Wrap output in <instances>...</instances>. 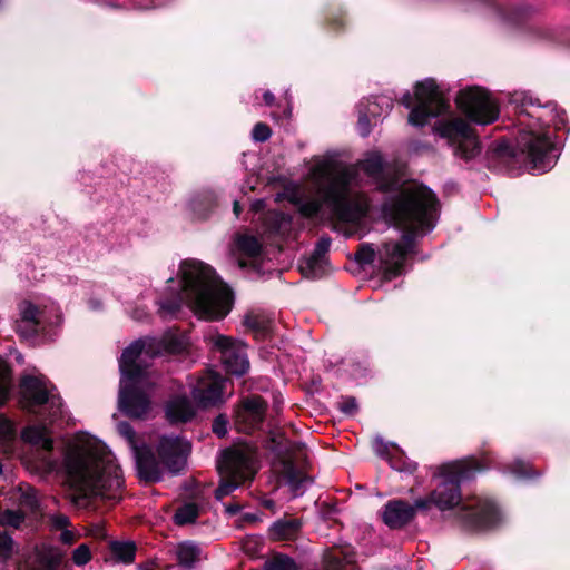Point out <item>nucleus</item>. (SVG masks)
<instances>
[{
	"instance_id": "obj_1",
	"label": "nucleus",
	"mask_w": 570,
	"mask_h": 570,
	"mask_svg": "<svg viewBox=\"0 0 570 570\" xmlns=\"http://www.w3.org/2000/svg\"><path fill=\"white\" fill-rule=\"evenodd\" d=\"M358 170L382 190L395 184L387 178L389 170L379 151L365 154L355 166L342 165L333 156L317 158L307 174L313 191L299 187L287 190L288 199L297 207L298 214L266 213L264 233L279 240L294 239L303 228V218L317 216L325 206L346 237H363L367 232L370 200L365 194L356 190L360 186Z\"/></svg>"
},
{
	"instance_id": "obj_2",
	"label": "nucleus",
	"mask_w": 570,
	"mask_h": 570,
	"mask_svg": "<svg viewBox=\"0 0 570 570\" xmlns=\"http://www.w3.org/2000/svg\"><path fill=\"white\" fill-rule=\"evenodd\" d=\"M21 438L40 450L36 463L38 469L47 473L65 472L75 504L85 507L88 499L111 503L121 500L122 472L115 455L102 442L92 438L81 439L66 450L60 463L52 455L53 441L46 425H30L22 431Z\"/></svg>"
},
{
	"instance_id": "obj_3",
	"label": "nucleus",
	"mask_w": 570,
	"mask_h": 570,
	"mask_svg": "<svg viewBox=\"0 0 570 570\" xmlns=\"http://www.w3.org/2000/svg\"><path fill=\"white\" fill-rule=\"evenodd\" d=\"M438 210V199L430 188L416 183L405 186L381 208L383 218L402 230V236L385 242L379 249L368 243L360 245L356 262L366 265L377 261V268L386 279L402 275L414 254L416 238L434 228Z\"/></svg>"
},
{
	"instance_id": "obj_4",
	"label": "nucleus",
	"mask_w": 570,
	"mask_h": 570,
	"mask_svg": "<svg viewBox=\"0 0 570 570\" xmlns=\"http://www.w3.org/2000/svg\"><path fill=\"white\" fill-rule=\"evenodd\" d=\"M492 459L470 456L440 465L433 478L438 480L431 492V500L440 511L456 508L455 518L468 530H488L499 525L503 515L492 500L479 495L462 499L460 484L471 479L476 472L491 466Z\"/></svg>"
},
{
	"instance_id": "obj_5",
	"label": "nucleus",
	"mask_w": 570,
	"mask_h": 570,
	"mask_svg": "<svg viewBox=\"0 0 570 570\" xmlns=\"http://www.w3.org/2000/svg\"><path fill=\"white\" fill-rule=\"evenodd\" d=\"M186 337L177 330L167 331L161 338L145 337L126 347L119 358V410L130 417L142 419L150 409V392L155 379L148 371L149 360L163 353H180Z\"/></svg>"
},
{
	"instance_id": "obj_6",
	"label": "nucleus",
	"mask_w": 570,
	"mask_h": 570,
	"mask_svg": "<svg viewBox=\"0 0 570 570\" xmlns=\"http://www.w3.org/2000/svg\"><path fill=\"white\" fill-rule=\"evenodd\" d=\"M179 276V289L158 302L161 317H175L183 304L205 321L222 320L230 312L233 293L209 265L186 259L180 264Z\"/></svg>"
},
{
	"instance_id": "obj_7",
	"label": "nucleus",
	"mask_w": 570,
	"mask_h": 570,
	"mask_svg": "<svg viewBox=\"0 0 570 570\" xmlns=\"http://www.w3.org/2000/svg\"><path fill=\"white\" fill-rule=\"evenodd\" d=\"M401 102L411 109L409 122L422 127L431 118L440 117L433 132L452 147L455 156L464 159L474 157L479 151V141L471 125L450 111L449 100L433 79L417 82L414 96L405 92Z\"/></svg>"
},
{
	"instance_id": "obj_8",
	"label": "nucleus",
	"mask_w": 570,
	"mask_h": 570,
	"mask_svg": "<svg viewBox=\"0 0 570 570\" xmlns=\"http://www.w3.org/2000/svg\"><path fill=\"white\" fill-rule=\"evenodd\" d=\"M510 104L518 110L517 149L525 156L534 174L550 170L558 156L549 126L559 128L563 124V117L558 111L557 105L553 102L541 105L539 99L528 91L511 94Z\"/></svg>"
},
{
	"instance_id": "obj_9",
	"label": "nucleus",
	"mask_w": 570,
	"mask_h": 570,
	"mask_svg": "<svg viewBox=\"0 0 570 570\" xmlns=\"http://www.w3.org/2000/svg\"><path fill=\"white\" fill-rule=\"evenodd\" d=\"M62 323L60 307L49 297L36 296L23 299L18 305L16 331L23 338L39 335L51 336Z\"/></svg>"
},
{
	"instance_id": "obj_10",
	"label": "nucleus",
	"mask_w": 570,
	"mask_h": 570,
	"mask_svg": "<svg viewBox=\"0 0 570 570\" xmlns=\"http://www.w3.org/2000/svg\"><path fill=\"white\" fill-rule=\"evenodd\" d=\"M256 451L248 444H238L224 450L217 460L220 484L216 489L218 500L230 494L256 473Z\"/></svg>"
},
{
	"instance_id": "obj_11",
	"label": "nucleus",
	"mask_w": 570,
	"mask_h": 570,
	"mask_svg": "<svg viewBox=\"0 0 570 570\" xmlns=\"http://www.w3.org/2000/svg\"><path fill=\"white\" fill-rule=\"evenodd\" d=\"M23 407L50 423L63 417L60 396L43 376H26L21 382Z\"/></svg>"
},
{
	"instance_id": "obj_12",
	"label": "nucleus",
	"mask_w": 570,
	"mask_h": 570,
	"mask_svg": "<svg viewBox=\"0 0 570 570\" xmlns=\"http://www.w3.org/2000/svg\"><path fill=\"white\" fill-rule=\"evenodd\" d=\"M273 450L282 458V474L294 497L304 493L309 479L299 464L307 460V450L301 442H291L282 435L272 438Z\"/></svg>"
},
{
	"instance_id": "obj_13",
	"label": "nucleus",
	"mask_w": 570,
	"mask_h": 570,
	"mask_svg": "<svg viewBox=\"0 0 570 570\" xmlns=\"http://www.w3.org/2000/svg\"><path fill=\"white\" fill-rule=\"evenodd\" d=\"M455 102L468 119L478 125H489L499 118V102L487 89L478 86L461 89Z\"/></svg>"
},
{
	"instance_id": "obj_14",
	"label": "nucleus",
	"mask_w": 570,
	"mask_h": 570,
	"mask_svg": "<svg viewBox=\"0 0 570 570\" xmlns=\"http://www.w3.org/2000/svg\"><path fill=\"white\" fill-rule=\"evenodd\" d=\"M118 433L126 440L135 458L139 476L149 482L160 480V468L151 450L145 444H140L136 432L127 422H120L117 425Z\"/></svg>"
},
{
	"instance_id": "obj_15",
	"label": "nucleus",
	"mask_w": 570,
	"mask_h": 570,
	"mask_svg": "<svg viewBox=\"0 0 570 570\" xmlns=\"http://www.w3.org/2000/svg\"><path fill=\"white\" fill-rule=\"evenodd\" d=\"M209 342L220 354V361L227 373L236 376L247 373L249 361L245 344L222 334L212 335Z\"/></svg>"
},
{
	"instance_id": "obj_16",
	"label": "nucleus",
	"mask_w": 570,
	"mask_h": 570,
	"mask_svg": "<svg viewBox=\"0 0 570 570\" xmlns=\"http://www.w3.org/2000/svg\"><path fill=\"white\" fill-rule=\"evenodd\" d=\"M190 452V444L187 440L176 435H164L159 440L157 453L159 461H156L163 474V466L171 473H179L186 465Z\"/></svg>"
},
{
	"instance_id": "obj_17",
	"label": "nucleus",
	"mask_w": 570,
	"mask_h": 570,
	"mask_svg": "<svg viewBox=\"0 0 570 570\" xmlns=\"http://www.w3.org/2000/svg\"><path fill=\"white\" fill-rule=\"evenodd\" d=\"M227 380L214 371H207L190 384L194 400L202 407L213 406L224 401Z\"/></svg>"
},
{
	"instance_id": "obj_18",
	"label": "nucleus",
	"mask_w": 570,
	"mask_h": 570,
	"mask_svg": "<svg viewBox=\"0 0 570 570\" xmlns=\"http://www.w3.org/2000/svg\"><path fill=\"white\" fill-rule=\"evenodd\" d=\"M266 404L261 396L246 397L235 413V426L239 432L252 433L261 428Z\"/></svg>"
},
{
	"instance_id": "obj_19",
	"label": "nucleus",
	"mask_w": 570,
	"mask_h": 570,
	"mask_svg": "<svg viewBox=\"0 0 570 570\" xmlns=\"http://www.w3.org/2000/svg\"><path fill=\"white\" fill-rule=\"evenodd\" d=\"M230 254L240 268L259 269L262 244L255 236L237 234L230 247Z\"/></svg>"
},
{
	"instance_id": "obj_20",
	"label": "nucleus",
	"mask_w": 570,
	"mask_h": 570,
	"mask_svg": "<svg viewBox=\"0 0 570 570\" xmlns=\"http://www.w3.org/2000/svg\"><path fill=\"white\" fill-rule=\"evenodd\" d=\"M382 520L390 529H401L415 517V507L404 500H390L382 510Z\"/></svg>"
},
{
	"instance_id": "obj_21",
	"label": "nucleus",
	"mask_w": 570,
	"mask_h": 570,
	"mask_svg": "<svg viewBox=\"0 0 570 570\" xmlns=\"http://www.w3.org/2000/svg\"><path fill=\"white\" fill-rule=\"evenodd\" d=\"M374 451L377 455L389 461L392 469L400 472L412 473L416 470V463L409 460L403 451L394 444L384 442L383 439L376 438L374 441Z\"/></svg>"
},
{
	"instance_id": "obj_22",
	"label": "nucleus",
	"mask_w": 570,
	"mask_h": 570,
	"mask_svg": "<svg viewBox=\"0 0 570 570\" xmlns=\"http://www.w3.org/2000/svg\"><path fill=\"white\" fill-rule=\"evenodd\" d=\"M331 240L328 238H322L317 242L316 247L301 265V271L306 277L318 278L325 274L326 271V253L330 249Z\"/></svg>"
},
{
	"instance_id": "obj_23",
	"label": "nucleus",
	"mask_w": 570,
	"mask_h": 570,
	"mask_svg": "<svg viewBox=\"0 0 570 570\" xmlns=\"http://www.w3.org/2000/svg\"><path fill=\"white\" fill-rule=\"evenodd\" d=\"M189 208L199 218H206L217 206L218 197L213 189H203L195 193L189 199Z\"/></svg>"
},
{
	"instance_id": "obj_24",
	"label": "nucleus",
	"mask_w": 570,
	"mask_h": 570,
	"mask_svg": "<svg viewBox=\"0 0 570 570\" xmlns=\"http://www.w3.org/2000/svg\"><path fill=\"white\" fill-rule=\"evenodd\" d=\"M166 414L171 422H186L194 416L195 410L186 395H177L167 403Z\"/></svg>"
},
{
	"instance_id": "obj_25",
	"label": "nucleus",
	"mask_w": 570,
	"mask_h": 570,
	"mask_svg": "<svg viewBox=\"0 0 570 570\" xmlns=\"http://www.w3.org/2000/svg\"><path fill=\"white\" fill-rule=\"evenodd\" d=\"M16 430L13 423L0 415V475L2 474V460L13 451Z\"/></svg>"
},
{
	"instance_id": "obj_26",
	"label": "nucleus",
	"mask_w": 570,
	"mask_h": 570,
	"mask_svg": "<svg viewBox=\"0 0 570 570\" xmlns=\"http://www.w3.org/2000/svg\"><path fill=\"white\" fill-rule=\"evenodd\" d=\"M245 326L254 334L256 338H265L272 331V321L262 313H249L244 320Z\"/></svg>"
},
{
	"instance_id": "obj_27",
	"label": "nucleus",
	"mask_w": 570,
	"mask_h": 570,
	"mask_svg": "<svg viewBox=\"0 0 570 570\" xmlns=\"http://www.w3.org/2000/svg\"><path fill=\"white\" fill-rule=\"evenodd\" d=\"M176 554L179 564L186 569H191L202 559L200 548L189 541L178 544Z\"/></svg>"
},
{
	"instance_id": "obj_28",
	"label": "nucleus",
	"mask_w": 570,
	"mask_h": 570,
	"mask_svg": "<svg viewBox=\"0 0 570 570\" xmlns=\"http://www.w3.org/2000/svg\"><path fill=\"white\" fill-rule=\"evenodd\" d=\"M299 527L301 522L297 519H282L272 524L269 532L276 539H291Z\"/></svg>"
},
{
	"instance_id": "obj_29",
	"label": "nucleus",
	"mask_w": 570,
	"mask_h": 570,
	"mask_svg": "<svg viewBox=\"0 0 570 570\" xmlns=\"http://www.w3.org/2000/svg\"><path fill=\"white\" fill-rule=\"evenodd\" d=\"M198 515V505L194 502H186L176 510L174 520L176 524L185 525L195 522Z\"/></svg>"
},
{
	"instance_id": "obj_30",
	"label": "nucleus",
	"mask_w": 570,
	"mask_h": 570,
	"mask_svg": "<svg viewBox=\"0 0 570 570\" xmlns=\"http://www.w3.org/2000/svg\"><path fill=\"white\" fill-rule=\"evenodd\" d=\"M391 108L392 102L387 97H375L374 100H368L365 107L363 106V111L367 112L372 120H376Z\"/></svg>"
},
{
	"instance_id": "obj_31",
	"label": "nucleus",
	"mask_w": 570,
	"mask_h": 570,
	"mask_svg": "<svg viewBox=\"0 0 570 570\" xmlns=\"http://www.w3.org/2000/svg\"><path fill=\"white\" fill-rule=\"evenodd\" d=\"M112 556L124 563H130L135 559L136 547L132 542H112L111 543Z\"/></svg>"
},
{
	"instance_id": "obj_32",
	"label": "nucleus",
	"mask_w": 570,
	"mask_h": 570,
	"mask_svg": "<svg viewBox=\"0 0 570 570\" xmlns=\"http://www.w3.org/2000/svg\"><path fill=\"white\" fill-rule=\"evenodd\" d=\"M265 570H297V566L292 558L277 554L266 561Z\"/></svg>"
},
{
	"instance_id": "obj_33",
	"label": "nucleus",
	"mask_w": 570,
	"mask_h": 570,
	"mask_svg": "<svg viewBox=\"0 0 570 570\" xmlns=\"http://www.w3.org/2000/svg\"><path fill=\"white\" fill-rule=\"evenodd\" d=\"M503 472L511 473L518 479H529L534 475L531 465L528 462L515 460L512 464L502 469Z\"/></svg>"
},
{
	"instance_id": "obj_34",
	"label": "nucleus",
	"mask_w": 570,
	"mask_h": 570,
	"mask_svg": "<svg viewBox=\"0 0 570 570\" xmlns=\"http://www.w3.org/2000/svg\"><path fill=\"white\" fill-rule=\"evenodd\" d=\"M24 515L14 510H0V524L3 527L19 528L23 522Z\"/></svg>"
},
{
	"instance_id": "obj_35",
	"label": "nucleus",
	"mask_w": 570,
	"mask_h": 570,
	"mask_svg": "<svg viewBox=\"0 0 570 570\" xmlns=\"http://www.w3.org/2000/svg\"><path fill=\"white\" fill-rule=\"evenodd\" d=\"M91 559V552L87 544H80L72 553V561L76 566H85Z\"/></svg>"
},
{
	"instance_id": "obj_36",
	"label": "nucleus",
	"mask_w": 570,
	"mask_h": 570,
	"mask_svg": "<svg viewBox=\"0 0 570 570\" xmlns=\"http://www.w3.org/2000/svg\"><path fill=\"white\" fill-rule=\"evenodd\" d=\"M13 540L6 532L0 533V560L6 561L12 554Z\"/></svg>"
},
{
	"instance_id": "obj_37",
	"label": "nucleus",
	"mask_w": 570,
	"mask_h": 570,
	"mask_svg": "<svg viewBox=\"0 0 570 570\" xmlns=\"http://www.w3.org/2000/svg\"><path fill=\"white\" fill-rule=\"evenodd\" d=\"M271 129L267 125L258 122L254 126L252 137L255 141H266L271 137Z\"/></svg>"
},
{
	"instance_id": "obj_38",
	"label": "nucleus",
	"mask_w": 570,
	"mask_h": 570,
	"mask_svg": "<svg viewBox=\"0 0 570 570\" xmlns=\"http://www.w3.org/2000/svg\"><path fill=\"white\" fill-rule=\"evenodd\" d=\"M360 116H358V131L362 136H367L370 134V127L372 125V119L368 117L367 112L363 111V102L360 105Z\"/></svg>"
},
{
	"instance_id": "obj_39",
	"label": "nucleus",
	"mask_w": 570,
	"mask_h": 570,
	"mask_svg": "<svg viewBox=\"0 0 570 570\" xmlns=\"http://www.w3.org/2000/svg\"><path fill=\"white\" fill-rule=\"evenodd\" d=\"M340 410L346 415H354L357 411V403L354 397H344L340 402Z\"/></svg>"
},
{
	"instance_id": "obj_40",
	"label": "nucleus",
	"mask_w": 570,
	"mask_h": 570,
	"mask_svg": "<svg viewBox=\"0 0 570 570\" xmlns=\"http://www.w3.org/2000/svg\"><path fill=\"white\" fill-rule=\"evenodd\" d=\"M10 391L9 382L4 374V371L0 367V404H3L8 399Z\"/></svg>"
},
{
	"instance_id": "obj_41",
	"label": "nucleus",
	"mask_w": 570,
	"mask_h": 570,
	"mask_svg": "<svg viewBox=\"0 0 570 570\" xmlns=\"http://www.w3.org/2000/svg\"><path fill=\"white\" fill-rule=\"evenodd\" d=\"M213 431L218 436H224L227 433V420L224 416H218L213 423Z\"/></svg>"
},
{
	"instance_id": "obj_42",
	"label": "nucleus",
	"mask_w": 570,
	"mask_h": 570,
	"mask_svg": "<svg viewBox=\"0 0 570 570\" xmlns=\"http://www.w3.org/2000/svg\"><path fill=\"white\" fill-rule=\"evenodd\" d=\"M51 524L53 528L63 531L69 525V518L62 514H55L51 517Z\"/></svg>"
},
{
	"instance_id": "obj_43",
	"label": "nucleus",
	"mask_w": 570,
	"mask_h": 570,
	"mask_svg": "<svg viewBox=\"0 0 570 570\" xmlns=\"http://www.w3.org/2000/svg\"><path fill=\"white\" fill-rule=\"evenodd\" d=\"M431 504H433V501L431 500V495L429 498H420L414 501L412 507H415L416 510H428Z\"/></svg>"
},
{
	"instance_id": "obj_44",
	"label": "nucleus",
	"mask_w": 570,
	"mask_h": 570,
	"mask_svg": "<svg viewBox=\"0 0 570 570\" xmlns=\"http://www.w3.org/2000/svg\"><path fill=\"white\" fill-rule=\"evenodd\" d=\"M60 541L65 544H72L76 541V534L75 532L65 529L60 534Z\"/></svg>"
},
{
	"instance_id": "obj_45",
	"label": "nucleus",
	"mask_w": 570,
	"mask_h": 570,
	"mask_svg": "<svg viewBox=\"0 0 570 570\" xmlns=\"http://www.w3.org/2000/svg\"><path fill=\"white\" fill-rule=\"evenodd\" d=\"M61 562V556L59 553H51L49 557V566L55 568Z\"/></svg>"
},
{
	"instance_id": "obj_46",
	"label": "nucleus",
	"mask_w": 570,
	"mask_h": 570,
	"mask_svg": "<svg viewBox=\"0 0 570 570\" xmlns=\"http://www.w3.org/2000/svg\"><path fill=\"white\" fill-rule=\"evenodd\" d=\"M263 99L266 106H272L274 102V95L271 91L266 90L263 94Z\"/></svg>"
},
{
	"instance_id": "obj_47",
	"label": "nucleus",
	"mask_w": 570,
	"mask_h": 570,
	"mask_svg": "<svg viewBox=\"0 0 570 570\" xmlns=\"http://www.w3.org/2000/svg\"><path fill=\"white\" fill-rule=\"evenodd\" d=\"M138 570H155L154 562H146L145 564L140 566Z\"/></svg>"
},
{
	"instance_id": "obj_48",
	"label": "nucleus",
	"mask_w": 570,
	"mask_h": 570,
	"mask_svg": "<svg viewBox=\"0 0 570 570\" xmlns=\"http://www.w3.org/2000/svg\"><path fill=\"white\" fill-rule=\"evenodd\" d=\"M146 316H147V313L145 311L139 312V313L137 312L132 315V317L138 321H142Z\"/></svg>"
},
{
	"instance_id": "obj_49",
	"label": "nucleus",
	"mask_w": 570,
	"mask_h": 570,
	"mask_svg": "<svg viewBox=\"0 0 570 570\" xmlns=\"http://www.w3.org/2000/svg\"><path fill=\"white\" fill-rule=\"evenodd\" d=\"M167 0H153L151 7H159L165 4Z\"/></svg>"
},
{
	"instance_id": "obj_50",
	"label": "nucleus",
	"mask_w": 570,
	"mask_h": 570,
	"mask_svg": "<svg viewBox=\"0 0 570 570\" xmlns=\"http://www.w3.org/2000/svg\"><path fill=\"white\" fill-rule=\"evenodd\" d=\"M234 213L238 216L240 213V206L238 202L234 203Z\"/></svg>"
},
{
	"instance_id": "obj_51",
	"label": "nucleus",
	"mask_w": 570,
	"mask_h": 570,
	"mask_svg": "<svg viewBox=\"0 0 570 570\" xmlns=\"http://www.w3.org/2000/svg\"><path fill=\"white\" fill-rule=\"evenodd\" d=\"M264 505L268 509H272L274 507V502L272 500H265Z\"/></svg>"
},
{
	"instance_id": "obj_52",
	"label": "nucleus",
	"mask_w": 570,
	"mask_h": 570,
	"mask_svg": "<svg viewBox=\"0 0 570 570\" xmlns=\"http://www.w3.org/2000/svg\"><path fill=\"white\" fill-rule=\"evenodd\" d=\"M137 7H139V8H148V6H145V4H141V3H138Z\"/></svg>"
}]
</instances>
